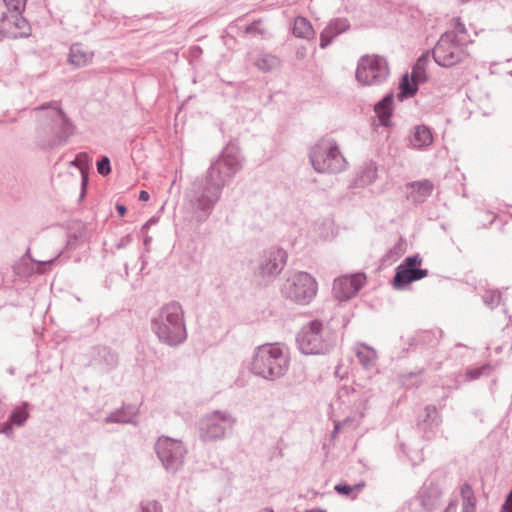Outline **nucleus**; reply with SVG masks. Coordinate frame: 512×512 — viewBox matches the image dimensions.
<instances>
[{"label": "nucleus", "mask_w": 512, "mask_h": 512, "mask_svg": "<svg viewBox=\"0 0 512 512\" xmlns=\"http://www.w3.org/2000/svg\"><path fill=\"white\" fill-rule=\"evenodd\" d=\"M151 330L163 344L170 347L182 344L187 339L182 305L177 301L163 305L151 319Z\"/></svg>", "instance_id": "1"}, {"label": "nucleus", "mask_w": 512, "mask_h": 512, "mask_svg": "<svg viewBox=\"0 0 512 512\" xmlns=\"http://www.w3.org/2000/svg\"><path fill=\"white\" fill-rule=\"evenodd\" d=\"M289 355L278 344H264L254 350L251 372L263 379L274 381L283 377L289 368Z\"/></svg>", "instance_id": "2"}, {"label": "nucleus", "mask_w": 512, "mask_h": 512, "mask_svg": "<svg viewBox=\"0 0 512 512\" xmlns=\"http://www.w3.org/2000/svg\"><path fill=\"white\" fill-rule=\"evenodd\" d=\"M36 110L46 112L36 131V145L43 151L58 148L64 142V111L60 102H45Z\"/></svg>", "instance_id": "3"}, {"label": "nucleus", "mask_w": 512, "mask_h": 512, "mask_svg": "<svg viewBox=\"0 0 512 512\" xmlns=\"http://www.w3.org/2000/svg\"><path fill=\"white\" fill-rule=\"evenodd\" d=\"M297 347L305 355H326L336 343L335 334L322 321L315 319L305 324L296 336Z\"/></svg>", "instance_id": "4"}, {"label": "nucleus", "mask_w": 512, "mask_h": 512, "mask_svg": "<svg viewBox=\"0 0 512 512\" xmlns=\"http://www.w3.org/2000/svg\"><path fill=\"white\" fill-rule=\"evenodd\" d=\"M222 191L204 178L195 179L187 189L185 197L198 223L205 222L220 200Z\"/></svg>", "instance_id": "5"}, {"label": "nucleus", "mask_w": 512, "mask_h": 512, "mask_svg": "<svg viewBox=\"0 0 512 512\" xmlns=\"http://www.w3.org/2000/svg\"><path fill=\"white\" fill-rule=\"evenodd\" d=\"M241 169L240 151L235 145L229 144L222 150L219 157L211 162L204 179L223 191Z\"/></svg>", "instance_id": "6"}, {"label": "nucleus", "mask_w": 512, "mask_h": 512, "mask_svg": "<svg viewBox=\"0 0 512 512\" xmlns=\"http://www.w3.org/2000/svg\"><path fill=\"white\" fill-rule=\"evenodd\" d=\"M310 162L318 173H340L346 167V159L338 145L331 139H323L309 153Z\"/></svg>", "instance_id": "7"}, {"label": "nucleus", "mask_w": 512, "mask_h": 512, "mask_svg": "<svg viewBox=\"0 0 512 512\" xmlns=\"http://www.w3.org/2000/svg\"><path fill=\"white\" fill-rule=\"evenodd\" d=\"M430 54L437 65L451 68L467 58V41L455 39L454 34H441Z\"/></svg>", "instance_id": "8"}, {"label": "nucleus", "mask_w": 512, "mask_h": 512, "mask_svg": "<svg viewBox=\"0 0 512 512\" xmlns=\"http://www.w3.org/2000/svg\"><path fill=\"white\" fill-rule=\"evenodd\" d=\"M282 295L298 304H309L317 293V282L307 272L289 275L281 286Z\"/></svg>", "instance_id": "9"}, {"label": "nucleus", "mask_w": 512, "mask_h": 512, "mask_svg": "<svg viewBox=\"0 0 512 512\" xmlns=\"http://www.w3.org/2000/svg\"><path fill=\"white\" fill-rule=\"evenodd\" d=\"M236 419L228 411L214 410L199 421V435L203 441H218L232 433Z\"/></svg>", "instance_id": "10"}, {"label": "nucleus", "mask_w": 512, "mask_h": 512, "mask_svg": "<svg viewBox=\"0 0 512 512\" xmlns=\"http://www.w3.org/2000/svg\"><path fill=\"white\" fill-rule=\"evenodd\" d=\"M154 450L168 473L175 474L182 468L187 451L180 440L160 436L154 445Z\"/></svg>", "instance_id": "11"}, {"label": "nucleus", "mask_w": 512, "mask_h": 512, "mask_svg": "<svg viewBox=\"0 0 512 512\" xmlns=\"http://www.w3.org/2000/svg\"><path fill=\"white\" fill-rule=\"evenodd\" d=\"M389 75L388 62L378 55L362 56L358 62L355 77L362 85H379Z\"/></svg>", "instance_id": "12"}, {"label": "nucleus", "mask_w": 512, "mask_h": 512, "mask_svg": "<svg viewBox=\"0 0 512 512\" xmlns=\"http://www.w3.org/2000/svg\"><path fill=\"white\" fill-rule=\"evenodd\" d=\"M422 258L419 254L408 256L395 269L392 280L393 287L397 290L406 288L414 281L421 280L428 275L427 269H422Z\"/></svg>", "instance_id": "13"}, {"label": "nucleus", "mask_w": 512, "mask_h": 512, "mask_svg": "<svg viewBox=\"0 0 512 512\" xmlns=\"http://www.w3.org/2000/svg\"><path fill=\"white\" fill-rule=\"evenodd\" d=\"M287 261V253L281 248H270L263 252L259 270L262 277H274L284 268Z\"/></svg>", "instance_id": "14"}, {"label": "nucleus", "mask_w": 512, "mask_h": 512, "mask_svg": "<svg viewBox=\"0 0 512 512\" xmlns=\"http://www.w3.org/2000/svg\"><path fill=\"white\" fill-rule=\"evenodd\" d=\"M366 281L364 273H356L351 276H342L334 280L333 293L340 300H348L354 297L363 287Z\"/></svg>", "instance_id": "15"}, {"label": "nucleus", "mask_w": 512, "mask_h": 512, "mask_svg": "<svg viewBox=\"0 0 512 512\" xmlns=\"http://www.w3.org/2000/svg\"><path fill=\"white\" fill-rule=\"evenodd\" d=\"M91 365L102 372H109L118 365V356L106 346L96 347L93 351Z\"/></svg>", "instance_id": "16"}, {"label": "nucleus", "mask_w": 512, "mask_h": 512, "mask_svg": "<svg viewBox=\"0 0 512 512\" xmlns=\"http://www.w3.org/2000/svg\"><path fill=\"white\" fill-rule=\"evenodd\" d=\"M350 28L349 21L346 18H336L331 20L324 30L320 33V47L326 48L333 39Z\"/></svg>", "instance_id": "17"}, {"label": "nucleus", "mask_w": 512, "mask_h": 512, "mask_svg": "<svg viewBox=\"0 0 512 512\" xmlns=\"http://www.w3.org/2000/svg\"><path fill=\"white\" fill-rule=\"evenodd\" d=\"M406 187L411 190L408 199L415 204L423 203L434 189V185L429 179L409 182Z\"/></svg>", "instance_id": "18"}, {"label": "nucleus", "mask_w": 512, "mask_h": 512, "mask_svg": "<svg viewBox=\"0 0 512 512\" xmlns=\"http://www.w3.org/2000/svg\"><path fill=\"white\" fill-rule=\"evenodd\" d=\"M87 237L85 224L80 220H72L66 227V249L76 248Z\"/></svg>", "instance_id": "19"}, {"label": "nucleus", "mask_w": 512, "mask_h": 512, "mask_svg": "<svg viewBox=\"0 0 512 512\" xmlns=\"http://www.w3.org/2000/svg\"><path fill=\"white\" fill-rule=\"evenodd\" d=\"M70 166L77 167L81 174V191L78 201L84 200L87 194L89 184V156L85 152L78 153L74 160L70 161Z\"/></svg>", "instance_id": "20"}, {"label": "nucleus", "mask_w": 512, "mask_h": 512, "mask_svg": "<svg viewBox=\"0 0 512 512\" xmlns=\"http://www.w3.org/2000/svg\"><path fill=\"white\" fill-rule=\"evenodd\" d=\"M137 415V408L133 405H124L120 409L111 412L105 419L106 424L119 423V424H136L134 421Z\"/></svg>", "instance_id": "21"}, {"label": "nucleus", "mask_w": 512, "mask_h": 512, "mask_svg": "<svg viewBox=\"0 0 512 512\" xmlns=\"http://www.w3.org/2000/svg\"><path fill=\"white\" fill-rule=\"evenodd\" d=\"M93 53L82 44L76 43L70 47L68 62L76 68L84 67L91 62Z\"/></svg>", "instance_id": "22"}, {"label": "nucleus", "mask_w": 512, "mask_h": 512, "mask_svg": "<svg viewBox=\"0 0 512 512\" xmlns=\"http://www.w3.org/2000/svg\"><path fill=\"white\" fill-rule=\"evenodd\" d=\"M393 94L385 95L379 102L374 106V111L379 118L382 126L388 127L391 125L390 118L393 113Z\"/></svg>", "instance_id": "23"}, {"label": "nucleus", "mask_w": 512, "mask_h": 512, "mask_svg": "<svg viewBox=\"0 0 512 512\" xmlns=\"http://www.w3.org/2000/svg\"><path fill=\"white\" fill-rule=\"evenodd\" d=\"M440 493L435 489H423L414 502L418 503L426 512L434 511L439 505Z\"/></svg>", "instance_id": "24"}, {"label": "nucleus", "mask_w": 512, "mask_h": 512, "mask_svg": "<svg viewBox=\"0 0 512 512\" xmlns=\"http://www.w3.org/2000/svg\"><path fill=\"white\" fill-rule=\"evenodd\" d=\"M2 20H7L9 23H12L18 30L13 34L14 38H26L31 35V26L29 22L22 16L21 12L11 14L10 16H7L5 13H3Z\"/></svg>", "instance_id": "25"}, {"label": "nucleus", "mask_w": 512, "mask_h": 512, "mask_svg": "<svg viewBox=\"0 0 512 512\" xmlns=\"http://www.w3.org/2000/svg\"><path fill=\"white\" fill-rule=\"evenodd\" d=\"M441 423V416L434 405H428L424 409V415L419 416L418 425L426 430L437 428Z\"/></svg>", "instance_id": "26"}, {"label": "nucleus", "mask_w": 512, "mask_h": 512, "mask_svg": "<svg viewBox=\"0 0 512 512\" xmlns=\"http://www.w3.org/2000/svg\"><path fill=\"white\" fill-rule=\"evenodd\" d=\"M410 142L418 149L431 145L433 142L431 130L425 125L416 126Z\"/></svg>", "instance_id": "27"}, {"label": "nucleus", "mask_w": 512, "mask_h": 512, "mask_svg": "<svg viewBox=\"0 0 512 512\" xmlns=\"http://www.w3.org/2000/svg\"><path fill=\"white\" fill-rule=\"evenodd\" d=\"M31 404L27 401L21 402L9 414L8 418L16 427H22L30 416Z\"/></svg>", "instance_id": "28"}, {"label": "nucleus", "mask_w": 512, "mask_h": 512, "mask_svg": "<svg viewBox=\"0 0 512 512\" xmlns=\"http://www.w3.org/2000/svg\"><path fill=\"white\" fill-rule=\"evenodd\" d=\"M430 50L422 53L412 67L411 79L419 83H424L427 80L426 66L430 58Z\"/></svg>", "instance_id": "29"}, {"label": "nucleus", "mask_w": 512, "mask_h": 512, "mask_svg": "<svg viewBox=\"0 0 512 512\" xmlns=\"http://www.w3.org/2000/svg\"><path fill=\"white\" fill-rule=\"evenodd\" d=\"M420 83L416 80H412L411 77L406 73L404 74L399 83V93L397 95L399 100H404L413 97L418 91V85Z\"/></svg>", "instance_id": "30"}, {"label": "nucleus", "mask_w": 512, "mask_h": 512, "mask_svg": "<svg viewBox=\"0 0 512 512\" xmlns=\"http://www.w3.org/2000/svg\"><path fill=\"white\" fill-rule=\"evenodd\" d=\"M293 34L295 37L309 39L314 35L311 23L304 17H296L293 25Z\"/></svg>", "instance_id": "31"}, {"label": "nucleus", "mask_w": 512, "mask_h": 512, "mask_svg": "<svg viewBox=\"0 0 512 512\" xmlns=\"http://www.w3.org/2000/svg\"><path fill=\"white\" fill-rule=\"evenodd\" d=\"M377 178V167L374 163L370 162L365 164L358 174L357 182L360 186H367L372 184Z\"/></svg>", "instance_id": "32"}, {"label": "nucleus", "mask_w": 512, "mask_h": 512, "mask_svg": "<svg viewBox=\"0 0 512 512\" xmlns=\"http://www.w3.org/2000/svg\"><path fill=\"white\" fill-rule=\"evenodd\" d=\"M255 65L263 72H270L279 67L280 60L274 55L263 53L259 55Z\"/></svg>", "instance_id": "33"}, {"label": "nucleus", "mask_w": 512, "mask_h": 512, "mask_svg": "<svg viewBox=\"0 0 512 512\" xmlns=\"http://www.w3.org/2000/svg\"><path fill=\"white\" fill-rule=\"evenodd\" d=\"M356 356L365 368L373 366L376 360V352L364 344L357 350Z\"/></svg>", "instance_id": "34"}, {"label": "nucleus", "mask_w": 512, "mask_h": 512, "mask_svg": "<svg viewBox=\"0 0 512 512\" xmlns=\"http://www.w3.org/2000/svg\"><path fill=\"white\" fill-rule=\"evenodd\" d=\"M63 253H64V248H62L59 251L57 257L50 258V259L43 260V261H37L30 257V249L28 248L24 254V257H29V259L32 262L37 263L40 266L36 270L38 273H45L48 269H50L51 265L56 261V259L62 256Z\"/></svg>", "instance_id": "35"}, {"label": "nucleus", "mask_w": 512, "mask_h": 512, "mask_svg": "<svg viewBox=\"0 0 512 512\" xmlns=\"http://www.w3.org/2000/svg\"><path fill=\"white\" fill-rule=\"evenodd\" d=\"M483 302L490 308H495L500 304L501 293L499 290H486L482 296Z\"/></svg>", "instance_id": "36"}, {"label": "nucleus", "mask_w": 512, "mask_h": 512, "mask_svg": "<svg viewBox=\"0 0 512 512\" xmlns=\"http://www.w3.org/2000/svg\"><path fill=\"white\" fill-rule=\"evenodd\" d=\"M452 21V29L445 31L443 34H454L455 39H465V36L467 35V29L464 23L461 21L459 17L454 18Z\"/></svg>", "instance_id": "37"}, {"label": "nucleus", "mask_w": 512, "mask_h": 512, "mask_svg": "<svg viewBox=\"0 0 512 512\" xmlns=\"http://www.w3.org/2000/svg\"><path fill=\"white\" fill-rule=\"evenodd\" d=\"M137 512H162V505L156 500L142 501Z\"/></svg>", "instance_id": "38"}, {"label": "nucleus", "mask_w": 512, "mask_h": 512, "mask_svg": "<svg viewBox=\"0 0 512 512\" xmlns=\"http://www.w3.org/2000/svg\"><path fill=\"white\" fill-rule=\"evenodd\" d=\"M111 164H110V159L109 157L107 156H102L98 161H97V171L100 175L102 176H107L111 173Z\"/></svg>", "instance_id": "39"}, {"label": "nucleus", "mask_w": 512, "mask_h": 512, "mask_svg": "<svg viewBox=\"0 0 512 512\" xmlns=\"http://www.w3.org/2000/svg\"><path fill=\"white\" fill-rule=\"evenodd\" d=\"M11 14L20 13L24 9L26 0H4Z\"/></svg>", "instance_id": "40"}, {"label": "nucleus", "mask_w": 512, "mask_h": 512, "mask_svg": "<svg viewBox=\"0 0 512 512\" xmlns=\"http://www.w3.org/2000/svg\"><path fill=\"white\" fill-rule=\"evenodd\" d=\"M14 427H16L10 419L8 418L6 421L0 424V433L4 434L8 438H12L14 435Z\"/></svg>", "instance_id": "41"}, {"label": "nucleus", "mask_w": 512, "mask_h": 512, "mask_svg": "<svg viewBox=\"0 0 512 512\" xmlns=\"http://www.w3.org/2000/svg\"><path fill=\"white\" fill-rule=\"evenodd\" d=\"M335 491L344 496H350L353 493L352 485L345 483L336 484L334 487Z\"/></svg>", "instance_id": "42"}, {"label": "nucleus", "mask_w": 512, "mask_h": 512, "mask_svg": "<svg viewBox=\"0 0 512 512\" xmlns=\"http://www.w3.org/2000/svg\"><path fill=\"white\" fill-rule=\"evenodd\" d=\"M260 21H254L245 27L246 34H263V30L259 27Z\"/></svg>", "instance_id": "43"}, {"label": "nucleus", "mask_w": 512, "mask_h": 512, "mask_svg": "<svg viewBox=\"0 0 512 512\" xmlns=\"http://www.w3.org/2000/svg\"><path fill=\"white\" fill-rule=\"evenodd\" d=\"M461 497H462V500H465V499H469V498H472V497H475L474 496V492H473V489L472 487L468 484V483H464L462 486H461Z\"/></svg>", "instance_id": "44"}, {"label": "nucleus", "mask_w": 512, "mask_h": 512, "mask_svg": "<svg viewBox=\"0 0 512 512\" xmlns=\"http://www.w3.org/2000/svg\"><path fill=\"white\" fill-rule=\"evenodd\" d=\"M463 512H475L476 498L472 497L469 499L462 500Z\"/></svg>", "instance_id": "45"}, {"label": "nucleus", "mask_w": 512, "mask_h": 512, "mask_svg": "<svg viewBox=\"0 0 512 512\" xmlns=\"http://www.w3.org/2000/svg\"><path fill=\"white\" fill-rule=\"evenodd\" d=\"M485 370V367H479V368H473V369H469L466 373L467 377L471 380H475V379H478L483 371Z\"/></svg>", "instance_id": "46"}, {"label": "nucleus", "mask_w": 512, "mask_h": 512, "mask_svg": "<svg viewBox=\"0 0 512 512\" xmlns=\"http://www.w3.org/2000/svg\"><path fill=\"white\" fill-rule=\"evenodd\" d=\"M503 512H512V488L509 494L507 495V498L505 500V503L502 506Z\"/></svg>", "instance_id": "47"}, {"label": "nucleus", "mask_w": 512, "mask_h": 512, "mask_svg": "<svg viewBox=\"0 0 512 512\" xmlns=\"http://www.w3.org/2000/svg\"><path fill=\"white\" fill-rule=\"evenodd\" d=\"M410 378H411V379H412V378H415V379H416V380L412 383L413 385H416V386H417V385L419 384V382H420L419 374H416V373H409L408 375L404 376V378H403V383H404L405 385H408V384H407V381H408V379H410Z\"/></svg>", "instance_id": "48"}, {"label": "nucleus", "mask_w": 512, "mask_h": 512, "mask_svg": "<svg viewBox=\"0 0 512 512\" xmlns=\"http://www.w3.org/2000/svg\"><path fill=\"white\" fill-rule=\"evenodd\" d=\"M75 127L70 122V120L66 117V138L70 135L74 134Z\"/></svg>", "instance_id": "49"}, {"label": "nucleus", "mask_w": 512, "mask_h": 512, "mask_svg": "<svg viewBox=\"0 0 512 512\" xmlns=\"http://www.w3.org/2000/svg\"><path fill=\"white\" fill-rule=\"evenodd\" d=\"M116 210H117L119 216L123 217L125 215L126 211H127V208H126L125 205L117 203L116 204Z\"/></svg>", "instance_id": "50"}, {"label": "nucleus", "mask_w": 512, "mask_h": 512, "mask_svg": "<svg viewBox=\"0 0 512 512\" xmlns=\"http://www.w3.org/2000/svg\"><path fill=\"white\" fill-rule=\"evenodd\" d=\"M57 166H58V163H56V165H55V167H54V172H53V174H52V178H51V180H52V183H53V184H55V182H56L57 180H59V181H60V179H61V171H59V172H58V174H57V176H55V173H56V172H57V170H58V167H57Z\"/></svg>", "instance_id": "51"}, {"label": "nucleus", "mask_w": 512, "mask_h": 512, "mask_svg": "<svg viewBox=\"0 0 512 512\" xmlns=\"http://www.w3.org/2000/svg\"><path fill=\"white\" fill-rule=\"evenodd\" d=\"M149 193L145 190H141L139 193V200L140 201H148L149 200Z\"/></svg>", "instance_id": "52"}, {"label": "nucleus", "mask_w": 512, "mask_h": 512, "mask_svg": "<svg viewBox=\"0 0 512 512\" xmlns=\"http://www.w3.org/2000/svg\"><path fill=\"white\" fill-rule=\"evenodd\" d=\"M457 505L454 502L449 503L447 508L443 512H456Z\"/></svg>", "instance_id": "53"}, {"label": "nucleus", "mask_w": 512, "mask_h": 512, "mask_svg": "<svg viewBox=\"0 0 512 512\" xmlns=\"http://www.w3.org/2000/svg\"><path fill=\"white\" fill-rule=\"evenodd\" d=\"M364 486H365L364 482H360L355 485H352L353 492H357V493L360 492Z\"/></svg>", "instance_id": "54"}, {"label": "nucleus", "mask_w": 512, "mask_h": 512, "mask_svg": "<svg viewBox=\"0 0 512 512\" xmlns=\"http://www.w3.org/2000/svg\"><path fill=\"white\" fill-rule=\"evenodd\" d=\"M124 240L130 241V237L127 236L126 238L122 239L121 242L117 245L119 248L124 246Z\"/></svg>", "instance_id": "55"}, {"label": "nucleus", "mask_w": 512, "mask_h": 512, "mask_svg": "<svg viewBox=\"0 0 512 512\" xmlns=\"http://www.w3.org/2000/svg\"><path fill=\"white\" fill-rule=\"evenodd\" d=\"M260 512H274V510L272 508H264L262 509Z\"/></svg>", "instance_id": "56"}, {"label": "nucleus", "mask_w": 512, "mask_h": 512, "mask_svg": "<svg viewBox=\"0 0 512 512\" xmlns=\"http://www.w3.org/2000/svg\"><path fill=\"white\" fill-rule=\"evenodd\" d=\"M51 288H52V289H57V282H56V280H54V281L52 282V284H51Z\"/></svg>", "instance_id": "57"}, {"label": "nucleus", "mask_w": 512, "mask_h": 512, "mask_svg": "<svg viewBox=\"0 0 512 512\" xmlns=\"http://www.w3.org/2000/svg\"><path fill=\"white\" fill-rule=\"evenodd\" d=\"M343 392L348 393V388L347 387H343L342 390L340 391V393L342 394Z\"/></svg>", "instance_id": "58"}, {"label": "nucleus", "mask_w": 512, "mask_h": 512, "mask_svg": "<svg viewBox=\"0 0 512 512\" xmlns=\"http://www.w3.org/2000/svg\"><path fill=\"white\" fill-rule=\"evenodd\" d=\"M14 372H15V369H14L13 367L9 368V373H10L11 375H13V374H14Z\"/></svg>", "instance_id": "59"}, {"label": "nucleus", "mask_w": 512, "mask_h": 512, "mask_svg": "<svg viewBox=\"0 0 512 512\" xmlns=\"http://www.w3.org/2000/svg\"><path fill=\"white\" fill-rule=\"evenodd\" d=\"M150 240H151L150 237H146L145 240H144L145 245H147Z\"/></svg>", "instance_id": "60"}, {"label": "nucleus", "mask_w": 512, "mask_h": 512, "mask_svg": "<svg viewBox=\"0 0 512 512\" xmlns=\"http://www.w3.org/2000/svg\"><path fill=\"white\" fill-rule=\"evenodd\" d=\"M338 425L335 426V429H334V433H337L338 432Z\"/></svg>", "instance_id": "61"}, {"label": "nucleus", "mask_w": 512, "mask_h": 512, "mask_svg": "<svg viewBox=\"0 0 512 512\" xmlns=\"http://www.w3.org/2000/svg\"><path fill=\"white\" fill-rule=\"evenodd\" d=\"M352 393L356 392V389L354 387L351 388Z\"/></svg>", "instance_id": "62"}, {"label": "nucleus", "mask_w": 512, "mask_h": 512, "mask_svg": "<svg viewBox=\"0 0 512 512\" xmlns=\"http://www.w3.org/2000/svg\"><path fill=\"white\" fill-rule=\"evenodd\" d=\"M148 226V222L143 225V229H145Z\"/></svg>", "instance_id": "63"}]
</instances>
